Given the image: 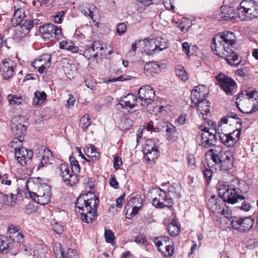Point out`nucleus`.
I'll return each instance as SVG.
<instances>
[{
	"instance_id": "f257e3e1",
	"label": "nucleus",
	"mask_w": 258,
	"mask_h": 258,
	"mask_svg": "<svg viewBox=\"0 0 258 258\" xmlns=\"http://www.w3.org/2000/svg\"><path fill=\"white\" fill-rule=\"evenodd\" d=\"M236 38L232 32L226 31L216 34L213 38L211 48L215 53L224 57L227 62L232 66H237L241 62L238 54L232 50Z\"/></svg>"
},
{
	"instance_id": "f03ea898",
	"label": "nucleus",
	"mask_w": 258,
	"mask_h": 258,
	"mask_svg": "<svg viewBox=\"0 0 258 258\" xmlns=\"http://www.w3.org/2000/svg\"><path fill=\"white\" fill-rule=\"evenodd\" d=\"M90 198L88 194L80 196L76 202V208L79 209L82 215V220L87 223H91L94 219H96L97 215V209L99 204V200L96 197L90 194Z\"/></svg>"
},
{
	"instance_id": "7ed1b4c3",
	"label": "nucleus",
	"mask_w": 258,
	"mask_h": 258,
	"mask_svg": "<svg viewBox=\"0 0 258 258\" xmlns=\"http://www.w3.org/2000/svg\"><path fill=\"white\" fill-rule=\"evenodd\" d=\"M212 153V160L217 170H228L233 167L232 155L229 151L221 146H216L210 150Z\"/></svg>"
},
{
	"instance_id": "20e7f679",
	"label": "nucleus",
	"mask_w": 258,
	"mask_h": 258,
	"mask_svg": "<svg viewBox=\"0 0 258 258\" xmlns=\"http://www.w3.org/2000/svg\"><path fill=\"white\" fill-rule=\"evenodd\" d=\"M219 196L223 201L229 204H234L238 199H242L241 189L234 184H219L218 187Z\"/></svg>"
},
{
	"instance_id": "39448f33",
	"label": "nucleus",
	"mask_w": 258,
	"mask_h": 258,
	"mask_svg": "<svg viewBox=\"0 0 258 258\" xmlns=\"http://www.w3.org/2000/svg\"><path fill=\"white\" fill-rule=\"evenodd\" d=\"M40 178L38 177L35 182L37 188L34 191H29L31 198L37 203L44 205L50 200V187L46 183H39Z\"/></svg>"
},
{
	"instance_id": "423d86ee",
	"label": "nucleus",
	"mask_w": 258,
	"mask_h": 258,
	"mask_svg": "<svg viewBox=\"0 0 258 258\" xmlns=\"http://www.w3.org/2000/svg\"><path fill=\"white\" fill-rule=\"evenodd\" d=\"M258 18V4L253 0H243V21Z\"/></svg>"
},
{
	"instance_id": "0eeeda50",
	"label": "nucleus",
	"mask_w": 258,
	"mask_h": 258,
	"mask_svg": "<svg viewBox=\"0 0 258 258\" xmlns=\"http://www.w3.org/2000/svg\"><path fill=\"white\" fill-rule=\"evenodd\" d=\"M216 79L220 88L227 95H232L236 89L235 82L230 77L224 74L220 73L216 76Z\"/></svg>"
},
{
	"instance_id": "6e6552de",
	"label": "nucleus",
	"mask_w": 258,
	"mask_h": 258,
	"mask_svg": "<svg viewBox=\"0 0 258 258\" xmlns=\"http://www.w3.org/2000/svg\"><path fill=\"white\" fill-rule=\"evenodd\" d=\"M258 92L254 88H248L243 90V101L245 103L249 102L252 104V108L249 110L243 111V113L251 114L258 110Z\"/></svg>"
},
{
	"instance_id": "1a4fd4ad",
	"label": "nucleus",
	"mask_w": 258,
	"mask_h": 258,
	"mask_svg": "<svg viewBox=\"0 0 258 258\" xmlns=\"http://www.w3.org/2000/svg\"><path fill=\"white\" fill-rule=\"evenodd\" d=\"M152 193L155 195V197L152 200V205L156 208H164L165 207L170 208L171 199H169L167 194L160 188L154 189Z\"/></svg>"
},
{
	"instance_id": "9d476101",
	"label": "nucleus",
	"mask_w": 258,
	"mask_h": 258,
	"mask_svg": "<svg viewBox=\"0 0 258 258\" xmlns=\"http://www.w3.org/2000/svg\"><path fill=\"white\" fill-rule=\"evenodd\" d=\"M40 32L45 38L51 40H59L62 37L61 29L52 24H47L40 27Z\"/></svg>"
},
{
	"instance_id": "9b49d317",
	"label": "nucleus",
	"mask_w": 258,
	"mask_h": 258,
	"mask_svg": "<svg viewBox=\"0 0 258 258\" xmlns=\"http://www.w3.org/2000/svg\"><path fill=\"white\" fill-rule=\"evenodd\" d=\"M155 244L158 247V250L165 257H170L173 255L174 248L172 241L168 237H161L159 239H155Z\"/></svg>"
},
{
	"instance_id": "f8f14e48",
	"label": "nucleus",
	"mask_w": 258,
	"mask_h": 258,
	"mask_svg": "<svg viewBox=\"0 0 258 258\" xmlns=\"http://www.w3.org/2000/svg\"><path fill=\"white\" fill-rule=\"evenodd\" d=\"M143 151L145 159L150 164L154 163L159 155L157 147L152 140L146 141Z\"/></svg>"
},
{
	"instance_id": "ddd939ff",
	"label": "nucleus",
	"mask_w": 258,
	"mask_h": 258,
	"mask_svg": "<svg viewBox=\"0 0 258 258\" xmlns=\"http://www.w3.org/2000/svg\"><path fill=\"white\" fill-rule=\"evenodd\" d=\"M138 95L141 101V105L151 104L155 97V93L149 86L142 87L138 91Z\"/></svg>"
},
{
	"instance_id": "4468645a",
	"label": "nucleus",
	"mask_w": 258,
	"mask_h": 258,
	"mask_svg": "<svg viewBox=\"0 0 258 258\" xmlns=\"http://www.w3.org/2000/svg\"><path fill=\"white\" fill-rule=\"evenodd\" d=\"M241 128L236 129L230 134L218 133L220 142L227 147L234 146L239 140Z\"/></svg>"
},
{
	"instance_id": "2eb2a0df",
	"label": "nucleus",
	"mask_w": 258,
	"mask_h": 258,
	"mask_svg": "<svg viewBox=\"0 0 258 258\" xmlns=\"http://www.w3.org/2000/svg\"><path fill=\"white\" fill-rule=\"evenodd\" d=\"M104 47L100 41H95L91 46L84 51V56L88 59H95L98 55H102Z\"/></svg>"
},
{
	"instance_id": "dca6fc26",
	"label": "nucleus",
	"mask_w": 258,
	"mask_h": 258,
	"mask_svg": "<svg viewBox=\"0 0 258 258\" xmlns=\"http://www.w3.org/2000/svg\"><path fill=\"white\" fill-rule=\"evenodd\" d=\"M24 118L22 116L14 117L12 120L11 128L12 133L18 136H23L25 134L26 127L24 123Z\"/></svg>"
},
{
	"instance_id": "f3484780",
	"label": "nucleus",
	"mask_w": 258,
	"mask_h": 258,
	"mask_svg": "<svg viewBox=\"0 0 258 258\" xmlns=\"http://www.w3.org/2000/svg\"><path fill=\"white\" fill-rule=\"evenodd\" d=\"M15 63L11 59H5L0 64V72L4 79H9L15 74Z\"/></svg>"
},
{
	"instance_id": "a211bd4d",
	"label": "nucleus",
	"mask_w": 258,
	"mask_h": 258,
	"mask_svg": "<svg viewBox=\"0 0 258 258\" xmlns=\"http://www.w3.org/2000/svg\"><path fill=\"white\" fill-rule=\"evenodd\" d=\"M59 169L60 176L67 185H73L78 182L79 179L77 174H72L66 165L61 164Z\"/></svg>"
},
{
	"instance_id": "6ab92c4d",
	"label": "nucleus",
	"mask_w": 258,
	"mask_h": 258,
	"mask_svg": "<svg viewBox=\"0 0 258 258\" xmlns=\"http://www.w3.org/2000/svg\"><path fill=\"white\" fill-rule=\"evenodd\" d=\"M51 55L49 54H43L32 63V66L40 73H42L45 69L49 67L51 63Z\"/></svg>"
},
{
	"instance_id": "aec40b11",
	"label": "nucleus",
	"mask_w": 258,
	"mask_h": 258,
	"mask_svg": "<svg viewBox=\"0 0 258 258\" xmlns=\"http://www.w3.org/2000/svg\"><path fill=\"white\" fill-rule=\"evenodd\" d=\"M143 200L140 197H133L128 202L125 209L126 214L131 216L136 215L142 207Z\"/></svg>"
},
{
	"instance_id": "412c9836",
	"label": "nucleus",
	"mask_w": 258,
	"mask_h": 258,
	"mask_svg": "<svg viewBox=\"0 0 258 258\" xmlns=\"http://www.w3.org/2000/svg\"><path fill=\"white\" fill-rule=\"evenodd\" d=\"M138 98L133 94H128L127 95L121 97L120 99L119 104L122 108L130 110L135 109L137 110L138 107Z\"/></svg>"
},
{
	"instance_id": "4be33fe9",
	"label": "nucleus",
	"mask_w": 258,
	"mask_h": 258,
	"mask_svg": "<svg viewBox=\"0 0 258 258\" xmlns=\"http://www.w3.org/2000/svg\"><path fill=\"white\" fill-rule=\"evenodd\" d=\"M15 159L19 164L24 166L27 161L30 160L33 157V153L31 150H28L26 148H21L17 150H14Z\"/></svg>"
},
{
	"instance_id": "5701e85b",
	"label": "nucleus",
	"mask_w": 258,
	"mask_h": 258,
	"mask_svg": "<svg viewBox=\"0 0 258 258\" xmlns=\"http://www.w3.org/2000/svg\"><path fill=\"white\" fill-rule=\"evenodd\" d=\"M7 229V233L13 241L19 243L24 242V235L22 233L19 226L10 225L8 226Z\"/></svg>"
},
{
	"instance_id": "b1692460",
	"label": "nucleus",
	"mask_w": 258,
	"mask_h": 258,
	"mask_svg": "<svg viewBox=\"0 0 258 258\" xmlns=\"http://www.w3.org/2000/svg\"><path fill=\"white\" fill-rule=\"evenodd\" d=\"M35 154L39 155L38 157H40V162L38 165V169L46 165L49 160L50 157L52 156V152L44 146L39 147L36 150Z\"/></svg>"
},
{
	"instance_id": "393cba45",
	"label": "nucleus",
	"mask_w": 258,
	"mask_h": 258,
	"mask_svg": "<svg viewBox=\"0 0 258 258\" xmlns=\"http://www.w3.org/2000/svg\"><path fill=\"white\" fill-rule=\"evenodd\" d=\"M217 134L204 132L201 134V145L204 148H209L215 145L217 138Z\"/></svg>"
},
{
	"instance_id": "a878e982",
	"label": "nucleus",
	"mask_w": 258,
	"mask_h": 258,
	"mask_svg": "<svg viewBox=\"0 0 258 258\" xmlns=\"http://www.w3.org/2000/svg\"><path fill=\"white\" fill-rule=\"evenodd\" d=\"M204 89L203 86H198L196 87L195 89L191 91V100L192 106L205 100L207 93L203 91Z\"/></svg>"
},
{
	"instance_id": "bb28decb",
	"label": "nucleus",
	"mask_w": 258,
	"mask_h": 258,
	"mask_svg": "<svg viewBox=\"0 0 258 258\" xmlns=\"http://www.w3.org/2000/svg\"><path fill=\"white\" fill-rule=\"evenodd\" d=\"M26 17L25 12L23 9L19 8L15 10L12 23L13 26L18 27L17 31L20 32L19 27L25 22Z\"/></svg>"
},
{
	"instance_id": "cd10ccee",
	"label": "nucleus",
	"mask_w": 258,
	"mask_h": 258,
	"mask_svg": "<svg viewBox=\"0 0 258 258\" xmlns=\"http://www.w3.org/2000/svg\"><path fill=\"white\" fill-rule=\"evenodd\" d=\"M223 202H220V200L216 197L215 196H212L209 200L208 203V207L209 209L215 215L217 213L220 212V210L221 209Z\"/></svg>"
},
{
	"instance_id": "c85d7f7f",
	"label": "nucleus",
	"mask_w": 258,
	"mask_h": 258,
	"mask_svg": "<svg viewBox=\"0 0 258 258\" xmlns=\"http://www.w3.org/2000/svg\"><path fill=\"white\" fill-rule=\"evenodd\" d=\"M164 123L166 124V126L165 130L166 139L169 141H176L178 136V133L176 127L168 122H164Z\"/></svg>"
},
{
	"instance_id": "c756f323",
	"label": "nucleus",
	"mask_w": 258,
	"mask_h": 258,
	"mask_svg": "<svg viewBox=\"0 0 258 258\" xmlns=\"http://www.w3.org/2000/svg\"><path fill=\"white\" fill-rule=\"evenodd\" d=\"M210 103L207 100H203L193 106H197V109L200 112L204 119H206L210 112Z\"/></svg>"
},
{
	"instance_id": "7c9ffc66",
	"label": "nucleus",
	"mask_w": 258,
	"mask_h": 258,
	"mask_svg": "<svg viewBox=\"0 0 258 258\" xmlns=\"http://www.w3.org/2000/svg\"><path fill=\"white\" fill-rule=\"evenodd\" d=\"M160 71V66L156 62H150L144 66L145 74L148 77L152 76L153 74L159 73Z\"/></svg>"
},
{
	"instance_id": "2f4dec72",
	"label": "nucleus",
	"mask_w": 258,
	"mask_h": 258,
	"mask_svg": "<svg viewBox=\"0 0 258 258\" xmlns=\"http://www.w3.org/2000/svg\"><path fill=\"white\" fill-rule=\"evenodd\" d=\"M39 21L40 20L38 19L25 20L22 25L19 27L20 32H22V33L21 35H26L34 25H37L39 24Z\"/></svg>"
},
{
	"instance_id": "473e14b6",
	"label": "nucleus",
	"mask_w": 258,
	"mask_h": 258,
	"mask_svg": "<svg viewBox=\"0 0 258 258\" xmlns=\"http://www.w3.org/2000/svg\"><path fill=\"white\" fill-rule=\"evenodd\" d=\"M220 18L223 20H233L234 22L235 16L233 14V9L232 7L227 6H223L220 8Z\"/></svg>"
},
{
	"instance_id": "72a5a7b5",
	"label": "nucleus",
	"mask_w": 258,
	"mask_h": 258,
	"mask_svg": "<svg viewBox=\"0 0 258 258\" xmlns=\"http://www.w3.org/2000/svg\"><path fill=\"white\" fill-rule=\"evenodd\" d=\"M79 9L85 16H89L91 19H93V13L96 9L95 6L86 3H82L79 6Z\"/></svg>"
},
{
	"instance_id": "f704fd0d",
	"label": "nucleus",
	"mask_w": 258,
	"mask_h": 258,
	"mask_svg": "<svg viewBox=\"0 0 258 258\" xmlns=\"http://www.w3.org/2000/svg\"><path fill=\"white\" fill-rule=\"evenodd\" d=\"M199 129L203 132H208L214 133V134L217 133L216 124L212 120L205 121L201 125H200Z\"/></svg>"
},
{
	"instance_id": "c9c22d12",
	"label": "nucleus",
	"mask_w": 258,
	"mask_h": 258,
	"mask_svg": "<svg viewBox=\"0 0 258 258\" xmlns=\"http://www.w3.org/2000/svg\"><path fill=\"white\" fill-rule=\"evenodd\" d=\"M156 40L154 39L150 40H146L144 41L145 46L144 50L147 54H153L157 51V45Z\"/></svg>"
},
{
	"instance_id": "e433bc0d",
	"label": "nucleus",
	"mask_w": 258,
	"mask_h": 258,
	"mask_svg": "<svg viewBox=\"0 0 258 258\" xmlns=\"http://www.w3.org/2000/svg\"><path fill=\"white\" fill-rule=\"evenodd\" d=\"M59 47L61 49L70 51L73 53H76L79 50L78 47L75 46L73 42L70 40H65L60 42Z\"/></svg>"
},
{
	"instance_id": "4c0bfd02",
	"label": "nucleus",
	"mask_w": 258,
	"mask_h": 258,
	"mask_svg": "<svg viewBox=\"0 0 258 258\" xmlns=\"http://www.w3.org/2000/svg\"><path fill=\"white\" fill-rule=\"evenodd\" d=\"M63 68V71L68 78H74L77 73V68L75 64L67 63Z\"/></svg>"
},
{
	"instance_id": "58836bf2",
	"label": "nucleus",
	"mask_w": 258,
	"mask_h": 258,
	"mask_svg": "<svg viewBox=\"0 0 258 258\" xmlns=\"http://www.w3.org/2000/svg\"><path fill=\"white\" fill-rule=\"evenodd\" d=\"M0 200H3V203L9 206H14L16 204V198L12 194L10 195L0 194Z\"/></svg>"
},
{
	"instance_id": "ea45409f",
	"label": "nucleus",
	"mask_w": 258,
	"mask_h": 258,
	"mask_svg": "<svg viewBox=\"0 0 258 258\" xmlns=\"http://www.w3.org/2000/svg\"><path fill=\"white\" fill-rule=\"evenodd\" d=\"M46 98V94L44 92H39L36 91L34 93V97L33 100V104L34 105H38L41 104Z\"/></svg>"
},
{
	"instance_id": "a19ab883",
	"label": "nucleus",
	"mask_w": 258,
	"mask_h": 258,
	"mask_svg": "<svg viewBox=\"0 0 258 258\" xmlns=\"http://www.w3.org/2000/svg\"><path fill=\"white\" fill-rule=\"evenodd\" d=\"M234 119L237 120V123H240V124L241 122H240V117L237 115V114L235 112H230L228 113V114L222 118L220 120V122L218 124V128L219 126H221L222 124H226L228 123L229 122V119Z\"/></svg>"
},
{
	"instance_id": "79ce46f5",
	"label": "nucleus",
	"mask_w": 258,
	"mask_h": 258,
	"mask_svg": "<svg viewBox=\"0 0 258 258\" xmlns=\"http://www.w3.org/2000/svg\"><path fill=\"white\" fill-rule=\"evenodd\" d=\"M86 154L90 157L92 161L97 160L99 156V153L96 151V148L91 144L89 145L87 148Z\"/></svg>"
},
{
	"instance_id": "37998d69",
	"label": "nucleus",
	"mask_w": 258,
	"mask_h": 258,
	"mask_svg": "<svg viewBox=\"0 0 258 258\" xmlns=\"http://www.w3.org/2000/svg\"><path fill=\"white\" fill-rule=\"evenodd\" d=\"M24 141V137L23 136H20L13 139L10 144L9 147L14 150H17L24 148L23 147L22 142Z\"/></svg>"
},
{
	"instance_id": "c03bdc74",
	"label": "nucleus",
	"mask_w": 258,
	"mask_h": 258,
	"mask_svg": "<svg viewBox=\"0 0 258 258\" xmlns=\"http://www.w3.org/2000/svg\"><path fill=\"white\" fill-rule=\"evenodd\" d=\"M7 99L11 104L20 105L25 102L22 96H18L16 95H9Z\"/></svg>"
},
{
	"instance_id": "a18cd8bd",
	"label": "nucleus",
	"mask_w": 258,
	"mask_h": 258,
	"mask_svg": "<svg viewBox=\"0 0 258 258\" xmlns=\"http://www.w3.org/2000/svg\"><path fill=\"white\" fill-rule=\"evenodd\" d=\"M175 74L183 81H186L188 79V75L185 72L184 68L181 66L176 67L175 68Z\"/></svg>"
},
{
	"instance_id": "49530a36",
	"label": "nucleus",
	"mask_w": 258,
	"mask_h": 258,
	"mask_svg": "<svg viewBox=\"0 0 258 258\" xmlns=\"http://www.w3.org/2000/svg\"><path fill=\"white\" fill-rule=\"evenodd\" d=\"M168 197L169 199H171V204H172V201L174 200L178 199L180 197V195L176 189L175 187L172 185L169 188Z\"/></svg>"
},
{
	"instance_id": "de8ad7c7",
	"label": "nucleus",
	"mask_w": 258,
	"mask_h": 258,
	"mask_svg": "<svg viewBox=\"0 0 258 258\" xmlns=\"http://www.w3.org/2000/svg\"><path fill=\"white\" fill-rule=\"evenodd\" d=\"M91 118L88 114H85L81 117L80 120V126L85 131L90 125Z\"/></svg>"
},
{
	"instance_id": "09e8293b",
	"label": "nucleus",
	"mask_w": 258,
	"mask_h": 258,
	"mask_svg": "<svg viewBox=\"0 0 258 258\" xmlns=\"http://www.w3.org/2000/svg\"><path fill=\"white\" fill-rule=\"evenodd\" d=\"M70 164L72 166V171L76 174L80 171V166L78 161L74 157H70L69 159Z\"/></svg>"
},
{
	"instance_id": "8fccbe9b",
	"label": "nucleus",
	"mask_w": 258,
	"mask_h": 258,
	"mask_svg": "<svg viewBox=\"0 0 258 258\" xmlns=\"http://www.w3.org/2000/svg\"><path fill=\"white\" fill-rule=\"evenodd\" d=\"M254 220L250 217L243 218V231H248L253 226Z\"/></svg>"
},
{
	"instance_id": "3c124183",
	"label": "nucleus",
	"mask_w": 258,
	"mask_h": 258,
	"mask_svg": "<svg viewBox=\"0 0 258 258\" xmlns=\"http://www.w3.org/2000/svg\"><path fill=\"white\" fill-rule=\"evenodd\" d=\"M66 11H61L56 13V14L51 16V20L55 23L60 24L64 17Z\"/></svg>"
},
{
	"instance_id": "603ef678",
	"label": "nucleus",
	"mask_w": 258,
	"mask_h": 258,
	"mask_svg": "<svg viewBox=\"0 0 258 258\" xmlns=\"http://www.w3.org/2000/svg\"><path fill=\"white\" fill-rule=\"evenodd\" d=\"M10 249V244L0 238V253H7Z\"/></svg>"
},
{
	"instance_id": "864d4df0",
	"label": "nucleus",
	"mask_w": 258,
	"mask_h": 258,
	"mask_svg": "<svg viewBox=\"0 0 258 258\" xmlns=\"http://www.w3.org/2000/svg\"><path fill=\"white\" fill-rule=\"evenodd\" d=\"M168 231L171 236L177 235L180 231V228L178 225H173V224H169L167 227Z\"/></svg>"
},
{
	"instance_id": "5fc2aeb1",
	"label": "nucleus",
	"mask_w": 258,
	"mask_h": 258,
	"mask_svg": "<svg viewBox=\"0 0 258 258\" xmlns=\"http://www.w3.org/2000/svg\"><path fill=\"white\" fill-rule=\"evenodd\" d=\"M154 40H156L155 42L157 45V51L158 52L163 50L167 47V44L161 38H157L154 39Z\"/></svg>"
},
{
	"instance_id": "6e6d98bb",
	"label": "nucleus",
	"mask_w": 258,
	"mask_h": 258,
	"mask_svg": "<svg viewBox=\"0 0 258 258\" xmlns=\"http://www.w3.org/2000/svg\"><path fill=\"white\" fill-rule=\"evenodd\" d=\"M62 258H78L76 251L72 249H68L67 252L61 251Z\"/></svg>"
},
{
	"instance_id": "4d7b16f0",
	"label": "nucleus",
	"mask_w": 258,
	"mask_h": 258,
	"mask_svg": "<svg viewBox=\"0 0 258 258\" xmlns=\"http://www.w3.org/2000/svg\"><path fill=\"white\" fill-rule=\"evenodd\" d=\"M231 224L232 227L234 229L238 230L241 227L242 219L240 218H238L236 217H233L231 221Z\"/></svg>"
},
{
	"instance_id": "13d9d810",
	"label": "nucleus",
	"mask_w": 258,
	"mask_h": 258,
	"mask_svg": "<svg viewBox=\"0 0 258 258\" xmlns=\"http://www.w3.org/2000/svg\"><path fill=\"white\" fill-rule=\"evenodd\" d=\"M104 237L107 243H112L114 241V234L110 230H105Z\"/></svg>"
},
{
	"instance_id": "bf43d9fd",
	"label": "nucleus",
	"mask_w": 258,
	"mask_h": 258,
	"mask_svg": "<svg viewBox=\"0 0 258 258\" xmlns=\"http://www.w3.org/2000/svg\"><path fill=\"white\" fill-rule=\"evenodd\" d=\"M202 172L204 176L206 177L207 182H209L211 180L212 176V170L210 169H208L205 166H204L202 168Z\"/></svg>"
},
{
	"instance_id": "052dcab7",
	"label": "nucleus",
	"mask_w": 258,
	"mask_h": 258,
	"mask_svg": "<svg viewBox=\"0 0 258 258\" xmlns=\"http://www.w3.org/2000/svg\"><path fill=\"white\" fill-rule=\"evenodd\" d=\"M126 30V26L124 23H119L116 26V31L119 35L124 33Z\"/></svg>"
},
{
	"instance_id": "680f3d73",
	"label": "nucleus",
	"mask_w": 258,
	"mask_h": 258,
	"mask_svg": "<svg viewBox=\"0 0 258 258\" xmlns=\"http://www.w3.org/2000/svg\"><path fill=\"white\" fill-rule=\"evenodd\" d=\"M52 230L57 234H60L63 231V227L56 222L52 224Z\"/></svg>"
},
{
	"instance_id": "e2e57ef3",
	"label": "nucleus",
	"mask_w": 258,
	"mask_h": 258,
	"mask_svg": "<svg viewBox=\"0 0 258 258\" xmlns=\"http://www.w3.org/2000/svg\"><path fill=\"white\" fill-rule=\"evenodd\" d=\"M109 183L111 187L115 189H117L119 187L118 183L116 180V178L114 175H111V177L109 180Z\"/></svg>"
},
{
	"instance_id": "0e129e2a",
	"label": "nucleus",
	"mask_w": 258,
	"mask_h": 258,
	"mask_svg": "<svg viewBox=\"0 0 258 258\" xmlns=\"http://www.w3.org/2000/svg\"><path fill=\"white\" fill-rule=\"evenodd\" d=\"M125 196V194L123 193L121 196L117 199L116 201V204L117 207L121 208L122 207V204L124 201Z\"/></svg>"
},
{
	"instance_id": "69168bd1",
	"label": "nucleus",
	"mask_w": 258,
	"mask_h": 258,
	"mask_svg": "<svg viewBox=\"0 0 258 258\" xmlns=\"http://www.w3.org/2000/svg\"><path fill=\"white\" fill-rule=\"evenodd\" d=\"M122 163L121 159L118 158L117 157H115L114 159V164L113 167L115 169H118L120 167Z\"/></svg>"
},
{
	"instance_id": "338daca9",
	"label": "nucleus",
	"mask_w": 258,
	"mask_h": 258,
	"mask_svg": "<svg viewBox=\"0 0 258 258\" xmlns=\"http://www.w3.org/2000/svg\"><path fill=\"white\" fill-rule=\"evenodd\" d=\"M163 4L167 10H172L174 8V5L172 4L171 0H166L163 2Z\"/></svg>"
},
{
	"instance_id": "774afa93",
	"label": "nucleus",
	"mask_w": 258,
	"mask_h": 258,
	"mask_svg": "<svg viewBox=\"0 0 258 258\" xmlns=\"http://www.w3.org/2000/svg\"><path fill=\"white\" fill-rule=\"evenodd\" d=\"M186 115L185 114H182L176 120L179 124L182 125L185 123L186 121Z\"/></svg>"
}]
</instances>
